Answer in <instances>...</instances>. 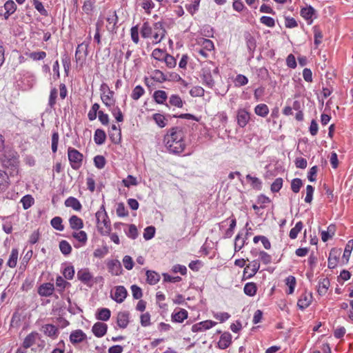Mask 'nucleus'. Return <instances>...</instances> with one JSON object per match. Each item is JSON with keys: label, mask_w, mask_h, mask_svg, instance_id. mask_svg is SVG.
I'll return each instance as SVG.
<instances>
[{"label": "nucleus", "mask_w": 353, "mask_h": 353, "mask_svg": "<svg viewBox=\"0 0 353 353\" xmlns=\"http://www.w3.org/2000/svg\"><path fill=\"white\" fill-rule=\"evenodd\" d=\"M70 226L73 230H80L83 227V220L76 215H72L69 219Z\"/></svg>", "instance_id": "nucleus-24"}, {"label": "nucleus", "mask_w": 353, "mask_h": 353, "mask_svg": "<svg viewBox=\"0 0 353 353\" xmlns=\"http://www.w3.org/2000/svg\"><path fill=\"white\" fill-rule=\"evenodd\" d=\"M247 48L250 53H252L256 47V40L253 36L248 33L245 35Z\"/></svg>", "instance_id": "nucleus-29"}, {"label": "nucleus", "mask_w": 353, "mask_h": 353, "mask_svg": "<svg viewBox=\"0 0 353 353\" xmlns=\"http://www.w3.org/2000/svg\"><path fill=\"white\" fill-rule=\"evenodd\" d=\"M155 228L154 226H148L144 230L143 238L145 240L152 239L155 234Z\"/></svg>", "instance_id": "nucleus-50"}, {"label": "nucleus", "mask_w": 353, "mask_h": 353, "mask_svg": "<svg viewBox=\"0 0 353 353\" xmlns=\"http://www.w3.org/2000/svg\"><path fill=\"white\" fill-rule=\"evenodd\" d=\"M57 94H58L57 90L55 88H52L50 91L49 102H48V105H50V108H53L54 105H55Z\"/></svg>", "instance_id": "nucleus-59"}, {"label": "nucleus", "mask_w": 353, "mask_h": 353, "mask_svg": "<svg viewBox=\"0 0 353 353\" xmlns=\"http://www.w3.org/2000/svg\"><path fill=\"white\" fill-rule=\"evenodd\" d=\"M106 20L108 24L106 26V28L108 31L112 32L115 29L116 24L118 21V17L116 14V12H112L110 13V14L106 18Z\"/></svg>", "instance_id": "nucleus-22"}, {"label": "nucleus", "mask_w": 353, "mask_h": 353, "mask_svg": "<svg viewBox=\"0 0 353 353\" xmlns=\"http://www.w3.org/2000/svg\"><path fill=\"white\" fill-rule=\"evenodd\" d=\"M41 340V335L37 332H32L28 334L24 339L22 346L25 349H28L36 344L37 341Z\"/></svg>", "instance_id": "nucleus-6"}, {"label": "nucleus", "mask_w": 353, "mask_h": 353, "mask_svg": "<svg viewBox=\"0 0 353 353\" xmlns=\"http://www.w3.org/2000/svg\"><path fill=\"white\" fill-rule=\"evenodd\" d=\"M85 337L86 336L82 330H77L70 334V339L71 343L74 344L82 342Z\"/></svg>", "instance_id": "nucleus-18"}, {"label": "nucleus", "mask_w": 353, "mask_h": 353, "mask_svg": "<svg viewBox=\"0 0 353 353\" xmlns=\"http://www.w3.org/2000/svg\"><path fill=\"white\" fill-rule=\"evenodd\" d=\"M72 236L81 243H85L87 241V234L84 231H79L78 232H74Z\"/></svg>", "instance_id": "nucleus-53"}, {"label": "nucleus", "mask_w": 353, "mask_h": 353, "mask_svg": "<svg viewBox=\"0 0 353 353\" xmlns=\"http://www.w3.org/2000/svg\"><path fill=\"white\" fill-rule=\"evenodd\" d=\"M256 285L254 283L252 282L246 283L243 288L245 294L250 296H254L256 294Z\"/></svg>", "instance_id": "nucleus-31"}, {"label": "nucleus", "mask_w": 353, "mask_h": 353, "mask_svg": "<svg viewBox=\"0 0 353 353\" xmlns=\"http://www.w3.org/2000/svg\"><path fill=\"white\" fill-rule=\"evenodd\" d=\"M107 330L108 325L101 322L94 323L92 328L93 334L99 338L103 336L106 334Z\"/></svg>", "instance_id": "nucleus-10"}, {"label": "nucleus", "mask_w": 353, "mask_h": 353, "mask_svg": "<svg viewBox=\"0 0 353 353\" xmlns=\"http://www.w3.org/2000/svg\"><path fill=\"white\" fill-rule=\"evenodd\" d=\"M285 285L288 287V290L286 292L289 294H292L295 285H296V279L293 276H289L285 279Z\"/></svg>", "instance_id": "nucleus-38"}, {"label": "nucleus", "mask_w": 353, "mask_h": 353, "mask_svg": "<svg viewBox=\"0 0 353 353\" xmlns=\"http://www.w3.org/2000/svg\"><path fill=\"white\" fill-rule=\"evenodd\" d=\"M88 43L85 42L79 44L75 52V59L77 62L83 61L88 55Z\"/></svg>", "instance_id": "nucleus-7"}, {"label": "nucleus", "mask_w": 353, "mask_h": 353, "mask_svg": "<svg viewBox=\"0 0 353 353\" xmlns=\"http://www.w3.org/2000/svg\"><path fill=\"white\" fill-rule=\"evenodd\" d=\"M301 186L302 181L300 179L296 178L292 180L291 183V188L294 192H299Z\"/></svg>", "instance_id": "nucleus-61"}, {"label": "nucleus", "mask_w": 353, "mask_h": 353, "mask_svg": "<svg viewBox=\"0 0 353 353\" xmlns=\"http://www.w3.org/2000/svg\"><path fill=\"white\" fill-rule=\"evenodd\" d=\"M188 318V312L185 309H180L179 312L172 314V320L174 322L182 323Z\"/></svg>", "instance_id": "nucleus-25"}, {"label": "nucleus", "mask_w": 353, "mask_h": 353, "mask_svg": "<svg viewBox=\"0 0 353 353\" xmlns=\"http://www.w3.org/2000/svg\"><path fill=\"white\" fill-rule=\"evenodd\" d=\"M77 277L81 282L87 285L92 279V275L88 269H81L78 271Z\"/></svg>", "instance_id": "nucleus-19"}, {"label": "nucleus", "mask_w": 353, "mask_h": 353, "mask_svg": "<svg viewBox=\"0 0 353 353\" xmlns=\"http://www.w3.org/2000/svg\"><path fill=\"white\" fill-rule=\"evenodd\" d=\"M109 272L113 275H119L121 273V264L119 260H111L108 263Z\"/></svg>", "instance_id": "nucleus-13"}, {"label": "nucleus", "mask_w": 353, "mask_h": 353, "mask_svg": "<svg viewBox=\"0 0 353 353\" xmlns=\"http://www.w3.org/2000/svg\"><path fill=\"white\" fill-rule=\"evenodd\" d=\"M29 58L34 61H39L43 59L46 57V52H32L28 54Z\"/></svg>", "instance_id": "nucleus-52"}, {"label": "nucleus", "mask_w": 353, "mask_h": 353, "mask_svg": "<svg viewBox=\"0 0 353 353\" xmlns=\"http://www.w3.org/2000/svg\"><path fill=\"white\" fill-rule=\"evenodd\" d=\"M18 250L17 249H12L11 251V254L9 256V259L7 262V265L10 268H14L17 265V259H18Z\"/></svg>", "instance_id": "nucleus-36"}, {"label": "nucleus", "mask_w": 353, "mask_h": 353, "mask_svg": "<svg viewBox=\"0 0 353 353\" xmlns=\"http://www.w3.org/2000/svg\"><path fill=\"white\" fill-rule=\"evenodd\" d=\"M16 9L17 5L13 1H7L4 6L0 8V14L3 15L6 19H8V17L15 12Z\"/></svg>", "instance_id": "nucleus-5"}, {"label": "nucleus", "mask_w": 353, "mask_h": 353, "mask_svg": "<svg viewBox=\"0 0 353 353\" xmlns=\"http://www.w3.org/2000/svg\"><path fill=\"white\" fill-rule=\"evenodd\" d=\"M254 112L257 115L265 117L269 113V109L267 105L261 103L255 107Z\"/></svg>", "instance_id": "nucleus-33"}, {"label": "nucleus", "mask_w": 353, "mask_h": 353, "mask_svg": "<svg viewBox=\"0 0 353 353\" xmlns=\"http://www.w3.org/2000/svg\"><path fill=\"white\" fill-rule=\"evenodd\" d=\"M106 139V134L104 130L101 129L96 130L94 135V140L96 144L102 145Z\"/></svg>", "instance_id": "nucleus-27"}, {"label": "nucleus", "mask_w": 353, "mask_h": 353, "mask_svg": "<svg viewBox=\"0 0 353 353\" xmlns=\"http://www.w3.org/2000/svg\"><path fill=\"white\" fill-rule=\"evenodd\" d=\"M330 286V281L327 279H323L320 283L318 288V293L320 295L325 294Z\"/></svg>", "instance_id": "nucleus-40"}, {"label": "nucleus", "mask_w": 353, "mask_h": 353, "mask_svg": "<svg viewBox=\"0 0 353 353\" xmlns=\"http://www.w3.org/2000/svg\"><path fill=\"white\" fill-rule=\"evenodd\" d=\"M245 241V239H242L239 234L236 235L234 242L235 252L239 251L244 246Z\"/></svg>", "instance_id": "nucleus-60"}, {"label": "nucleus", "mask_w": 353, "mask_h": 353, "mask_svg": "<svg viewBox=\"0 0 353 353\" xmlns=\"http://www.w3.org/2000/svg\"><path fill=\"white\" fill-rule=\"evenodd\" d=\"M259 256L261 261L265 265L270 263L272 261V256L264 251H260Z\"/></svg>", "instance_id": "nucleus-55"}, {"label": "nucleus", "mask_w": 353, "mask_h": 353, "mask_svg": "<svg viewBox=\"0 0 353 353\" xmlns=\"http://www.w3.org/2000/svg\"><path fill=\"white\" fill-rule=\"evenodd\" d=\"M129 323V313L128 312H119L117 315V325L121 328H125Z\"/></svg>", "instance_id": "nucleus-17"}, {"label": "nucleus", "mask_w": 353, "mask_h": 353, "mask_svg": "<svg viewBox=\"0 0 353 353\" xmlns=\"http://www.w3.org/2000/svg\"><path fill=\"white\" fill-rule=\"evenodd\" d=\"M8 176L6 172L0 170V191H4L8 187Z\"/></svg>", "instance_id": "nucleus-42"}, {"label": "nucleus", "mask_w": 353, "mask_h": 353, "mask_svg": "<svg viewBox=\"0 0 353 353\" xmlns=\"http://www.w3.org/2000/svg\"><path fill=\"white\" fill-rule=\"evenodd\" d=\"M260 268L258 260H254L250 263L244 269V274H248V277L250 278L256 274Z\"/></svg>", "instance_id": "nucleus-12"}, {"label": "nucleus", "mask_w": 353, "mask_h": 353, "mask_svg": "<svg viewBox=\"0 0 353 353\" xmlns=\"http://www.w3.org/2000/svg\"><path fill=\"white\" fill-rule=\"evenodd\" d=\"M147 281L150 285L156 284L160 279V276L154 271L148 270L146 272Z\"/></svg>", "instance_id": "nucleus-30"}, {"label": "nucleus", "mask_w": 353, "mask_h": 353, "mask_svg": "<svg viewBox=\"0 0 353 353\" xmlns=\"http://www.w3.org/2000/svg\"><path fill=\"white\" fill-rule=\"evenodd\" d=\"M65 205L68 208H72L76 211H80L82 208L79 201L73 196H70L65 201Z\"/></svg>", "instance_id": "nucleus-21"}, {"label": "nucleus", "mask_w": 353, "mask_h": 353, "mask_svg": "<svg viewBox=\"0 0 353 353\" xmlns=\"http://www.w3.org/2000/svg\"><path fill=\"white\" fill-rule=\"evenodd\" d=\"M110 310L108 308H101L98 310L97 318L103 321H108L110 318Z\"/></svg>", "instance_id": "nucleus-35"}, {"label": "nucleus", "mask_w": 353, "mask_h": 353, "mask_svg": "<svg viewBox=\"0 0 353 353\" xmlns=\"http://www.w3.org/2000/svg\"><path fill=\"white\" fill-rule=\"evenodd\" d=\"M131 290H132V296H133L134 299H139L142 297V296H143L142 290L139 286H137L136 285H132Z\"/></svg>", "instance_id": "nucleus-62"}, {"label": "nucleus", "mask_w": 353, "mask_h": 353, "mask_svg": "<svg viewBox=\"0 0 353 353\" xmlns=\"http://www.w3.org/2000/svg\"><path fill=\"white\" fill-rule=\"evenodd\" d=\"M152 117H153V119L154 120L155 123L160 128H163L166 125L165 118L163 114L156 113V114H153Z\"/></svg>", "instance_id": "nucleus-45"}, {"label": "nucleus", "mask_w": 353, "mask_h": 353, "mask_svg": "<svg viewBox=\"0 0 353 353\" xmlns=\"http://www.w3.org/2000/svg\"><path fill=\"white\" fill-rule=\"evenodd\" d=\"M163 60L165 62L166 65L170 68H174L176 65V59L170 54H165Z\"/></svg>", "instance_id": "nucleus-56"}, {"label": "nucleus", "mask_w": 353, "mask_h": 353, "mask_svg": "<svg viewBox=\"0 0 353 353\" xmlns=\"http://www.w3.org/2000/svg\"><path fill=\"white\" fill-rule=\"evenodd\" d=\"M50 223L54 229L59 231H62L64 229V227L62 225V219L59 216L54 217L51 220Z\"/></svg>", "instance_id": "nucleus-44"}, {"label": "nucleus", "mask_w": 353, "mask_h": 353, "mask_svg": "<svg viewBox=\"0 0 353 353\" xmlns=\"http://www.w3.org/2000/svg\"><path fill=\"white\" fill-rule=\"evenodd\" d=\"M140 32L141 37L143 38H148L151 36L152 33V28L148 21L143 23Z\"/></svg>", "instance_id": "nucleus-32"}, {"label": "nucleus", "mask_w": 353, "mask_h": 353, "mask_svg": "<svg viewBox=\"0 0 353 353\" xmlns=\"http://www.w3.org/2000/svg\"><path fill=\"white\" fill-rule=\"evenodd\" d=\"M184 132L179 127H173L164 137V142L168 151L173 154L182 152L185 148Z\"/></svg>", "instance_id": "nucleus-1"}, {"label": "nucleus", "mask_w": 353, "mask_h": 353, "mask_svg": "<svg viewBox=\"0 0 353 353\" xmlns=\"http://www.w3.org/2000/svg\"><path fill=\"white\" fill-rule=\"evenodd\" d=\"M283 185V179L281 178H277L271 185V190L273 192H279Z\"/></svg>", "instance_id": "nucleus-57"}, {"label": "nucleus", "mask_w": 353, "mask_h": 353, "mask_svg": "<svg viewBox=\"0 0 353 353\" xmlns=\"http://www.w3.org/2000/svg\"><path fill=\"white\" fill-rule=\"evenodd\" d=\"M154 34L153 37L155 40V43H158L164 39L166 33L162 22H157L154 24Z\"/></svg>", "instance_id": "nucleus-4"}, {"label": "nucleus", "mask_w": 353, "mask_h": 353, "mask_svg": "<svg viewBox=\"0 0 353 353\" xmlns=\"http://www.w3.org/2000/svg\"><path fill=\"white\" fill-rule=\"evenodd\" d=\"M99 105L97 103H94L90 109V110L89 111L88 114V119L90 120V121H93L94 119H96L97 118V112L99 113Z\"/></svg>", "instance_id": "nucleus-46"}, {"label": "nucleus", "mask_w": 353, "mask_h": 353, "mask_svg": "<svg viewBox=\"0 0 353 353\" xmlns=\"http://www.w3.org/2000/svg\"><path fill=\"white\" fill-rule=\"evenodd\" d=\"M314 38V46L318 48L320 43L322 42L323 34L319 26H314L313 28Z\"/></svg>", "instance_id": "nucleus-34"}, {"label": "nucleus", "mask_w": 353, "mask_h": 353, "mask_svg": "<svg viewBox=\"0 0 353 353\" xmlns=\"http://www.w3.org/2000/svg\"><path fill=\"white\" fill-rule=\"evenodd\" d=\"M169 103L171 105L182 108L183 103L181 98L177 94H172L170 96Z\"/></svg>", "instance_id": "nucleus-39"}, {"label": "nucleus", "mask_w": 353, "mask_h": 353, "mask_svg": "<svg viewBox=\"0 0 353 353\" xmlns=\"http://www.w3.org/2000/svg\"><path fill=\"white\" fill-rule=\"evenodd\" d=\"M41 331L48 336L55 337L58 334L57 327L52 324H46L42 326Z\"/></svg>", "instance_id": "nucleus-20"}, {"label": "nucleus", "mask_w": 353, "mask_h": 353, "mask_svg": "<svg viewBox=\"0 0 353 353\" xmlns=\"http://www.w3.org/2000/svg\"><path fill=\"white\" fill-rule=\"evenodd\" d=\"M94 163L97 168L102 169L105 167L106 161L103 156L97 155L94 158Z\"/></svg>", "instance_id": "nucleus-48"}, {"label": "nucleus", "mask_w": 353, "mask_h": 353, "mask_svg": "<svg viewBox=\"0 0 353 353\" xmlns=\"http://www.w3.org/2000/svg\"><path fill=\"white\" fill-rule=\"evenodd\" d=\"M54 290V288L52 283H46L39 287L38 293L42 296H49L52 294Z\"/></svg>", "instance_id": "nucleus-16"}, {"label": "nucleus", "mask_w": 353, "mask_h": 353, "mask_svg": "<svg viewBox=\"0 0 353 353\" xmlns=\"http://www.w3.org/2000/svg\"><path fill=\"white\" fill-rule=\"evenodd\" d=\"M260 21L261 23L270 28H272L275 26L274 19L270 17L263 16L261 17Z\"/></svg>", "instance_id": "nucleus-58"}, {"label": "nucleus", "mask_w": 353, "mask_h": 353, "mask_svg": "<svg viewBox=\"0 0 353 353\" xmlns=\"http://www.w3.org/2000/svg\"><path fill=\"white\" fill-rule=\"evenodd\" d=\"M112 131L110 132V139L114 143H119L121 139V132L120 128H118L115 125L111 127Z\"/></svg>", "instance_id": "nucleus-23"}, {"label": "nucleus", "mask_w": 353, "mask_h": 353, "mask_svg": "<svg viewBox=\"0 0 353 353\" xmlns=\"http://www.w3.org/2000/svg\"><path fill=\"white\" fill-rule=\"evenodd\" d=\"M96 219L97 227L101 234L103 235L110 234L111 230L110 222L103 205H101V210L96 213Z\"/></svg>", "instance_id": "nucleus-2"}, {"label": "nucleus", "mask_w": 353, "mask_h": 353, "mask_svg": "<svg viewBox=\"0 0 353 353\" xmlns=\"http://www.w3.org/2000/svg\"><path fill=\"white\" fill-rule=\"evenodd\" d=\"M68 157L72 169H79L83 161V154L77 150L70 147L68 149Z\"/></svg>", "instance_id": "nucleus-3"}, {"label": "nucleus", "mask_w": 353, "mask_h": 353, "mask_svg": "<svg viewBox=\"0 0 353 353\" xmlns=\"http://www.w3.org/2000/svg\"><path fill=\"white\" fill-rule=\"evenodd\" d=\"M236 85L243 86L248 83V78L243 74H238L234 80Z\"/></svg>", "instance_id": "nucleus-64"}, {"label": "nucleus", "mask_w": 353, "mask_h": 353, "mask_svg": "<svg viewBox=\"0 0 353 353\" xmlns=\"http://www.w3.org/2000/svg\"><path fill=\"white\" fill-rule=\"evenodd\" d=\"M21 202L23 204V207L25 210L28 209L32 206V205L34 203V199L30 195H26L24 196L21 200Z\"/></svg>", "instance_id": "nucleus-49"}, {"label": "nucleus", "mask_w": 353, "mask_h": 353, "mask_svg": "<svg viewBox=\"0 0 353 353\" xmlns=\"http://www.w3.org/2000/svg\"><path fill=\"white\" fill-rule=\"evenodd\" d=\"M200 1L201 0H191L192 3L185 6L186 9L191 14H194V13L198 10Z\"/></svg>", "instance_id": "nucleus-54"}, {"label": "nucleus", "mask_w": 353, "mask_h": 353, "mask_svg": "<svg viewBox=\"0 0 353 353\" xmlns=\"http://www.w3.org/2000/svg\"><path fill=\"white\" fill-rule=\"evenodd\" d=\"M297 305L301 310H304L309 306V301L306 292L303 294L298 300Z\"/></svg>", "instance_id": "nucleus-43"}, {"label": "nucleus", "mask_w": 353, "mask_h": 353, "mask_svg": "<svg viewBox=\"0 0 353 353\" xmlns=\"http://www.w3.org/2000/svg\"><path fill=\"white\" fill-rule=\"evenodd\" d=\"M201 79L203 80V83L205 86H207L210 88H212L213 86L214 85V81L212 78V74H211V72L210 70L203 69L202 70Z\"/></svg>", "instance_id": "nucleus-14"}, {"label": "nucleus", "mask_w": 353, "mask_h": 353, "mask_svg": "<svg viewBox=\"0 0 353 353\" xmlns=\"http://www.w3.org/2000/svg\"><path fill=\"white\" fill-rule=\"evenodd\" d=\"M33 4L35 9L43 16L48 15V11L45 9L43 3L39 0H33Z\"/></svg>", "instance_id": "nucleus-51"}, {"label": "nucleus", "mask_w": 353, "mask_h": 353, "mask_svg": "<svg viewBox=\"0 0 353 353\" xmlns=\"http://www.w3.org/2000/svg\"><path fill=\"white\" fill-rule=\"evenodd\" d=\"M59 249L64 255H68L72 251L71 245L65 240H63L59 243Z\"/></svg>", "instance_id": "nucleus-41"}, {"label": "nucleus", "mask_w": 353, "mask_h": 353, "mask_svg": "<svg viewBox=\"0 0 353 353\" xmlns=\"http://www.w3.org/2000/svg\"><path fill=\"white\" fill-rule=\"evenodd\" d=\"M127 290L123 286H117L115 288V290L112 298L117 303H122L127 296Z\"/></svg>", "instance_id": "nucleus-11"}, {"label": "nucleus", "mask_w": 353, "mask_h": 353, "mask_svg": "<svg viewBox=\"0 0 353 353\" xmlns=\"http://www.w3.org/2000/svg\"><path fill=\"white\" fill-rule=\"evenodd\" d=\"M114 92L112 90H109V92L104 94V93H101V99L103 103L107 107H111L114 103V101L113 99Z\"/></svg>", "instance_id": "nucleus-26"}, {"label": "nucleus", "mask_w": 353, "mask_h": 353, "mask_svg": "<svg viewBox=\"0 0 353 353\" xmlns=\"http://www.w3.org/2000/svg\"><path fill=\"white\" fill-rule=\"evenodd\" d=\"M232 343V335L229 332H224L221 334L218 342V347L221 350H225L230 346Z\"/></svg>", "instance_id": "nucleus-15"}, {"label": "nucleus", "mask_w": 353, "mask_h": 353, "mask_svg": "<svg viewBox=\"0 0 353 353\" xmlns=\"http://www.w3.org/2000/svg\"><path fill=\"white\" fill-rule=\"evenodd\" d=\"M152 79L159 83H163L168 80L166 75L159 70H155L153 72Z\"/></svg>", "instance_id": "nucleus-37"}, {"label": "nucleus", "mask_w": 353, "mask_h": 353, "mask_svg": "<svg viewBox=\"0 0 353 353\" xmlns=\"http://www.w3.org/2000/svg\"><path fill=\"white\" fill-rule=\"evenodd\" d=\"M95 0H86L85 1L83 6V10L86 13L89 14L93 9Z\"/></svg>", "instance_id": "nucleus-63"}, {"label": "nucleus", "mask_w": 353, "mask_h": 353, "mask_svg": "<svg viewBox=\"0 0 353 353\" xmlns=\"http://www.w3.org/2000/svg\"><path fill=\"white\" fill-rule=\"evenodd\" d=\"M144 93V89L141 85H137L132 90L131 97L134 100H138Z\"/></svg>", "instance_id": "nucleus-47"}, {"label": "nucleus", "mask_w": 353, "mask_h": 353, "mask_svg": "<svg viewBox=\"0 0 353 353\" xmlns=\"http://www.w3.org/2000/svg\"><path fill=\"white\" fill-rule=\"evenodd\" d=\"M250 113L244 109H240L237 112V123L241 128H244L250 121Z\"/></svg>", "instance_id": "nucleus-8"}, {"label": "nucleus", "mask_w": 353, "mask_h": 353, "mask_svg": "<svg viewBox=\"0 0 353 353\" xmlns=\"http://www.w3.org/2000/svg\"><path fill=\"white\" fill-rule=\"evenodd\" d=\"M341 254V250L333 248L331 250L328 258V268L330 269L334 268L339 261V256Z\"/></svg>", "instance_id": "nucleus-9"}, {"label": "nucleus", "mask_w": 353, "mask_h": 353, "mask_svg": "<svg viewBox=\"0 0 353 353\" xmlns=\"http://www.w3.org/2000/svg\"><path fill=\"white\" fill-rule=\"evenodd\" d=\"M154 101L159 104H163L168 98L167 93L163 90H157L153 94Z\"/></svg>", "instance_id": "nucleus-28"}]
</instances>
